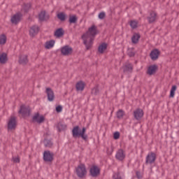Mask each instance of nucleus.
Masks as SVG:
<instances>
[{"label":"nucleus","mask_w":179,"mask_h":179,"mask_svg":"<svg viewBox=\"0 0 179 179\" xmlns=\"http://www.w3.org/2000/svg\"><path fill=\"white\" fill-rule=\"evenodd\" d=\"M98 33L97 27H96V25H92L88 29V31L83 34L81 36L82 40H83V44L85 45L87 50L92 48L93 45V41L94 40L93 37H94Z\"/></svg>","instance_id":"f257e3e1"},{"label":"nucleus","mask_w":179,"mask_h":179,"mask_svg":"<svg viewBox=\"0 0 179 179\" xmlns=\"http://www.w3.org/2000/svg\"><path fill=\"white\" fill-rule=\"evenodd\" d=\"M73 138H82L85 142H87L89 137L86 134V127H83L80 129L79 126H76L72 129Z\"/></svg>","instance_id":"f03ea898"},{"label":"nucleus","mask_w":179,"mask_h":179,"mask_svg":"<svg viewBox=\"0 0 179 179\" xmlns=\"http://www.w3.org/2000/svg\"><path fill=\"white\" fill-rule=\"evenodd\" d=\"M76 173L78 178H84L87 174L85 164H80L76 168Z\"/></svg>","instance_id":"7ed1b4c3"},{"label":"nucleus","mask_w":179,"mask_h":179,"mask_svg":"<svg viewBox=\"0 0 179 179\" xmlns=\"http://www.w3.org/2000/svg\"><path fill=\"white\" fill-rule=\"evenodd\" d=\"M16 127H17V121L16 120V117L11 116L7 124V129L8 131H13L14 129H16Z\"/></svg>","instance_id":"20e7f679"},{"label":"nucleus","mask_w":179,"mask_h":179,"mask_svg":"<svg viewBox=\"0 0 179 179\" xmlns=\"http://www.w3.org/2000/svg\"><path fill=\"white\" fill-rule=\"evenodd\" d=\"M31 113V110L30 109V106H27L26 105L20 106L18 114H21L22 117H30Z\"/></svg>","instance_id":"39448f33"},{"label":"nucleus","mask_w":179,"mask_h":179,"mask_svg":"<svg viewBox=\"0 0 179 179\" xmlns=\"http://www.w3.org/2000/svg\"><path fill=\"white\" fill-rule=\"evenodd\" d=\"M43 162L45 163H52L54 162V152H51L50 150L44 151Z\"/></svg>","instance_id":"423d86ee"},{"label":"nucleus","mask_w":179,"mask_h":179,"mask_svg":"<svg viewBox=\"0 0 179 179\" xmlns=\"http://www.w3.org/2000/svg\"><path fill=\"white\" fill-rule=\"evenodd\" d=\"M22 17H23V15L22 13L18 12L14 14L10 18V22L12 24H19L20 22L22 20Z\"/></svg>","instance_id":"0eeeda50"},{"label":"nucleus","mask_w":179,"mask_h":179,"mask_svg":"<svg viewBox=\"0 0 179 179\" xmlns=\"http://www.w3.org/2000/svg\"><path fill=\"white\" fill-rule=\"evenodd\" d=\"M156 153L151 152L145 158V164H153L156 162Z\"/></svg>","instance_id":"6e6552de"},{"label":"nucleus","mask_w":179,"mask_h":179,"mask_svg":"<svg viewBox=\"0 0 179 179\" xmlns=\"http://www.w3.org/2000/svg\"><path fill=\"white\" fill-rule=\"evenodd\" d=\"M144 113L143 110L141 108H137L134 111V117L137 120L139 121L142 120L143 117Z\"/></svg>","instance_id":"1a4fd4ad"},{"label":"nucleus","mask_w":179,"mask_h":179,"mask_svg":"<svg viewBox=\"0 0 179 179\" xmlns=\"http://www.w3.org/2000/svg\"><path fill=\"white\" fill-rule=\"evenodd\" d=\"M90 174L91 177H99L100 176V169L97 166H92L90 169Z\"/></svg>","instance_id":"9d476101"},{"label":"nucleus","mask_w":179,"mask_h":179,"mask_svg":"<svg viewBox=\"0 0 179 179\" xmlns=\"http://www.w3.org/2000/svg\"><path fill=\"white\" fill-rule=\"evenodd\" d=\"M159 55L160 50H159V49H153L150 54V57L152 61H157V59H159Z\"/></svg>","instance_id":"9b49d317"},{"label":"nucleus","mask_w":179,"mask_h":179,"mask_svg":"<svg viewBox=\"0 0 179 179\" xmlns=\"http://www.w3.org/2000/svg\"><path fill=\"white\" fill-rule=\"evenodd\" d=\"M45 120V117L43 115L40 116V113H36L32 117L33 122H37L38 124H42V122H44Z\"/></svg>","instance_id":"f8f14e48"},{"label":"nucleus","mask_w":179,"mask_h":179,"mask_svg":"<svg viewBox=\"0 0 179 179\" xmlns=\"http://www.w3.org/2000/svg\"><path fill=\"white\" fill-rule=\"evenodd\" d=\"M50 20V15L47 14L45 10L41 11L38 14V20L39 22H47Z\"/></svg>","instance_id":"ddd939ff"},{"label":"nucleus","mask_w":179,"mask_h":179,"mask_svg":"<svg viewBox=\"0 0 179 179\" xmlns=\"http://www.w3.org/2000/svg\"><path fill=\"white\" fill-rule=\"evenodd\" d=\"M45 93L47 94L48 101H54L55 95L54 94V91H52V89L50 87L46 88Z\"/></svg>","instance_id":"4468645a"},{"label":"nucleus","mask_w":179,"mask_h":179,"mask_svg":"<svg viewBox=\"0 0 179 179\" xmlns=\"http://www.w3.org/2000/svg\"><path fill=\"white\" fill-rule=\"evenodd\" d=\"M61 52L62 55H71V54L73 52V50L72 48L69 47L68 45H65L61 48Z\"/></svg>","instance_id":"2eb2a0df"},{"label":"nucleus","mask_w":179,"mask_h":179,"mask_svg":"<svg viewBox=\"0 0 179 179\" xmlns=\"http://www.w3.org/2000/svg\"><path fill=\"white\" fill-rule=\"evenodd\" d=\"M39 30L40 27H38V26H32L29 29V36H31V37H34V36H37V34H38Z\"/></svg>","instance_id":"dca6fc26"},{"label":"nucleus","mask_w":179,"mask_h":179,"mask_svg":"<svg viewBox=\"0 0 179 179\" xmlns=\"http://www.w3.org/2000/svg\"><path fill=\"white\" fill-rule=\"evenodd\" d=\"M115 158L117 160H119L120 162H122L124 159H125V153H124V150L120 149L117 150Z\"/></svg>","instance_id":"f3484780"},{"label":"nucleus","mask_w":179,"mask_h":179,"mask_svg":"<svg viewBox=\"0 0 179 179\" xmlns=\"http://www.w3.org/2000/svg\"><path fill=\"white\" fill-rule=\"evenodd\" d=\"M147 19L148 20V23H155V22H156V19H157V13H156L155 11H152L150 13V16H148Z\"/></svg>","instance_id":"a211bd4d"},{"label":"nucleus","mask_w":179,"mask_h":179,"mask_svg":"<svg viewBox=\"0 0 179 179\" xmlns=\"http://www.w3.org/2000/svg\"><path fill=\"white\" fill-rule=\"evenodd\" d=\"M157 69H159L157 65H151L148 67L147 73L150 76L155 75V73H156V72L157 71Z\"/></svg>","instance_id":"6ab92c4d"},{"label":"nucleus","mask_w":179,"mask_h":179,"mask_svg":"<svg viewBox=\"0 0 179 179\" xmlns=\"http://www.w3.org/2000/svg\"><path fill=\"white\" fill-rule=\"evenodd\" d=\"M28 56L26 55H20L18 62L20 64V65H27V64L29 62Z\"/></svg>","instance_id":"aec40b11"},{"label":"nucleus","mask_w":179,"mask_h":179,"mask_svg":"<svg viewBox=\"0 0 179 179\" xmlns=\"http://www.w3.org/2000/svg\"><path fill=\"white\" fill-rule=\"evenodd\" d=\"M85 84L83 81H78L76 85L77 92H83L85 90Z\"/></svg>","instance_id":"412c9836"},{"label":"nucleus","mask_w":179,"mask_h":179,"mask_svg":"<svg viewBox=\"0 0 179 179\" xmlns=\"http://www.w3.org/2000/svg\"><path fill=\"white\" fill-rule=\"evenodd\" d=\"M8 54L3 52L0 55V64H6L8 62Z\"/></svg>","instance_id":"4be33fe9"},{"label":"nucleus","mask_w":179,"mask_h":179,"mask_svg":"<svg viewBox=\"0 0 179 179\" xmlns=\"http://www.w3.org/2000/svg\"><path fill=\"white\" fill-rule=\"evenodd\" d=\"M43 143L45 148H52V138H44Z\"/></svg>","instance_id":"5701e85b"},{"label":"nucleus","mask_w":179,"mask_h":179,"mask_svg":"<svg viewBox=\"0 0 179 179\" xmlns=\"http://www.w3.org/2000/svg\"><path fill=\"white\" fill-rule=\"evenodd\" d=\"M64 34H65V31H64V29L62 28H59L55 31V36L58 38H59V37H62Z\"/></svg>","instance_id":"b1692460"},{"label":"nucleus","mask_w":179,"mask_h":179,"mask_svg":"<svg viewBox=\"0 0 179 179\" xmlns=\"http://www.w3.org/2000/svg\"><path fill=\"white\" fill-rule=\"evenodd\" d=\"M139 38H141V34L136 33L134 34L131 37V43H133V44H138Z\"/></svg>","instance_id":"393cba45"},{"label":"nucleus","mask_w":179,"mask_h":179,"mask_svg":"<svg viewBox=\"0 0 179 179\" xmlns=\"http://www.w3.org/2000/svg\"><path fill=\"white\" fill-rule=\"evenodd\" d=\"M134 71V66L132 64H127L123 66V72H132Z\"/></svg>","instance_id":"a878e982"},{"label":"nucleus","mask_w":179,"mask_h":179,"mask_svg":"<svg viewBox=\"0 0 179 179\" xmlns=\"http://www.w3.org/2000/svg\"><path fill=\"white\" fill-rule=\"evenodd\" d=\"M107 50V43H102L98 48V51L100 54H104V51Z\"/></svg>","instance_id":"bb28decb"},{"label":"nucleus","mask_w":179,"mask_h":179,"mask_svg":"<svg viewBox=\"0 0 179 179\" xmlns=\"http://www.w3.org/2000/svg\"><path fill=\"white\" fill-rule=\"evenodd\" d=\"M55 44V41L54 40H50L49 41H47L45 43V48L47 50H50V48H52V47H54Z\"/></svg>","instance_id":"cd10ccee"},{"label":"nucleus","mask_w":179,"mask_h":179,"mask_svg":"<svg viewBox=\"0 0 179 179\" xmlns=\"http://www.w3.org/2000/svg\"><path fill=\"white\" fill-rule=\"evenodd\" d=\"M57 128L58 129V131L61 132V131H64V129H66V126L65 124L60 122L57 124Z\"/></svg>","instance_id":"c85d7f7f"},{"label":"nucleus","mask_w":179,"mask_h":179,"mask_svg":"<svg viewBox=\"0 0 179 179\" xmlns=\"http://www.w3.org/2000/svg\"><path fill=\"white\" fill-rule=\"evenodd\" d=\"M116 115H117V118H118V120H121V119L124 118V115H125V112L123 110L120 109L117 112Z\"/></svg>","instance_id":"c756f323"},{"label":"nucleus","mask_w":179,"mask_h":179,"mask_svg":"<svg viewBox=\"0 0 179 179\" xmlns=\"http://www.w3.org/2000/svg\"><path fill=\"white\" fill-rule=\"evenodd\" d=\"M69 22L70 24L76 23L78 22V17L76 15H69Z\"/></svg>","instance_id":"7c9ffc66"},{"label":"nucleus","mask_w":179,"mask_h":179,"mask_svg":"<svg viewBox=\"0 0 179 179\" xmlns=\"http://www.w3.org/2000/svg\"><path fill=\"white\" fill-rule=\"evenodd\" d=\"M176 90H177V85H173L170 91L169 97H171V99L174 97L176 94Z\"/></svg>","instance_id":"2f4dec72"},{"label":"nucleus","mask_w":179,"mask_h":179,"mask_svg":"<svg viewBox=\"0 0 179 179\" xmlns=\"http://www.w3.org/2000/svg\"><path fill=\"white\" fill-rule=\"evenodd\" d=\"M57 18L61 20V22H64V20L66 19V15L64 13H59L57 14Z\"/></svg>","instance_id":"473e14b6"},{"label":"nucleus","mask_w":179,"mask_h":179,"mask_svg":"<svg viewBox=\"0 0 179 179\" xmlns=\"http://www.w3.org/2000/svg\"><path fill=\"white\" fill-rule=\"evenodd\" d=\"M6 36L5 34H1L0 36V45H3L6 44Z\"/></svg>","instance_id":"72a5a7b5"},{"label":"nucleus","mask_w":179,"mask_h":179,"mask_svg":"<svg viewBox=\"0 0 179 179\" xmlns=\"http://www.w3.org/2000/svg\"><path fill=\"white\" fill-rule=\"evenodd\" d=\"M30 8H31V4L24 3L23 6L24 12H25V13H27V12L30 10Z\"/></svg>","instance_id":"f704fd0d"},{"label":"nucleus","mask_w":179,"mask_h":179,"mask_svg":"<svg viewBox=\"0 0 179 179\" xmlns=\"http://www.w3.org/2000/svg\"><path fill=\"white\" fill-rule=\"evenodd\" d=\"M134 48H129L127 50V55H129L130 57H135V52H134Z\"/></svg>","instance_id":"c9c22d12"},{"label":"nucleus","mask_w":179,"mask_h":179,"mask_svg":"<svg viewBox=\"0 0 179 179\" xmlns=\"http://www.w3.org/2000/svg\"><path fill=\"white\" fill-rule=\"evenodd\" d=\"M130 27L131 29H136L138 27V22L135 20L130 21Z\"/></svg>","instance_id":"e433bc0d"},{"label":"nucleus","mask_w":179,"mask_h":179,"mask_svg":"<svg viewBox=\"0 0 179 179\" xmlns=\"http://www.w3.org/2000/svg\"><path fill=\"white\" fill-rule=\"evenodd\" d=\"M99 87L96 86L92 90V94H94V96H97L99 94Z\"/></svg>","instance_id":"4c0bfd02"},{"label":"nucleus","mask_w":179,"mask_h":179,"mask_svg":"<svg viewBox=\"0 0 179 179\" xmlns=\"http://www.w3.org/2000/svg\"><path fill=\"white\" fill-rule=\"evenodd\" d=\"M11 160L13 163H20V157L19 156L13 157Z\"/></svg>","instance_id":"58836bf2"},{"label":"nucleus","mask_w":179,"mask_h":179,"mask_svg":"<svg viewBox=\"0 0 179 179\" xmlns=\"http://www.w3.org/2000/svg\"><path fill=\"white\" fill-rule=\"evenodd\" d=\"M120 132L119 131H115L113 134V138L117 141V139H120Z\"/></svg>","instance_id":"ea45409f"},{"label":"nucleus","mask_w":179,"mask_h":179,"mask_svg":"<svg viewBox=\"0 0 179 179\" xmlns=\"http://www.w3.org/2000/svg\"><path fill=\"white\" fill-rule=\"evenodd\" d=\"M99 19L103 20L104 17H106V13L101 12L98 15Z\"/></svg>","instance_id":"a19ab883"},{"label":"nucleus","mask_w":179,"mask_h":179,"mask_svg":"<svg viewBox=\"0 0 179 179\" xmlns=\"http://www.w3.org/2000/svg\"><path fill=\"white\" fill-rule=\"evenodd\" d=\"M56 111H57V113H61V111H62V106L58 105L56 107Z\"/></svg>","instance_id":"79ce46f5"},{"label":"nucleus","mask_w":179,"mask_h":179,"mask_svg":"<svg viewBox=\"0 0 179 179\" xmlns=\"http://www.w3.org/2000/svg\"><path fill=\"white\" fill-rule=\"evenodd\" d=\"M136 177H137L138 179L142 178V175H141V172H139V171H137V172L136 173Z\"/></svg>","instance_id":"37998d69"},{"label":"nucleus","mask_w":179,"mask_h":179,"mask_svg":"<svg viewBox=\"0 0 179 179\" xmlns=\"http://www.w3.org/2000/svg\"><path fill=\"white\" fill-rule=\"evenodd\" d=\"M113 179H121V176H120V174H115V175H113Z\"/></svg>","instance_id":"c03bdc74"},{"label":"nucleus","mask_w":179,"mask_h":179,"mask_svg":"<svg viewBox=\"0 0 179 179\" xmlns=\"http://www.w3.org/2000/svg\"><path fill=\"white\" fill-rule=\"evenodd\" d=\"M0 171H1V168H0Z\"/></svg>","instance_id":"a18cd8bd"}]
</instances>
